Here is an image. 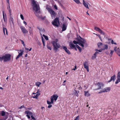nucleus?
<instances>
[{
    "mask_svg": "<svg viewBox=\"0 0 120 120\" xmlns=\"http://www.w3.org/2000/svg\"><path fill=\"white\" fill-rule=\"evenodd\" d=\"M10 20L12 22V23L13 24V19L12 16H11L10 18Z\"/></svg>",
    "mask_w": 120,
    "mask_h": 120,
    "instance_id": "36",
    "label": "nucleus"
},
{
    "mask_svg": "<svg viewBox=\"0 0 120 120\" xmlns=\"http://www.w3.org/2000/svg\"><path fill=\"white\" fill-rule=\"evenodd\" d=\"M80 39H78V41L74 40L73 42L75 44H78L79 45L83 48L84 47V44L86 43V41L85 39L83 38L80 37Z\"/></svg>",
    "mask_w": 120,
    "mask_h": 120,
    "instance_id": "2",
    "label": "nucleus"
},
{
    "mask_svg": "<svg viewBox=\"0 0 120 120\" xmlns=\"http://www.w3.org/2000/svg\"><path fill=\"white\" fill-rule=\"evenodd\" d=\"M11 56L10 54H6L2 57L0 56V60L1 62L3 60L4 62L8 61L11 60Z\"/></svg>",
    "mask_w": 120,
    "mask_h": 120,
    "instance_id": "3",
    "label": "nucleus"
},
{
    "mask_svg": "<svg viewBox=\"0 0 120 120\" xmlns=\"http://www.w3.org/2000/svg\"><path fill=\"white\" fill-rule=\"evenodd\" d=\"M85 93V95L86 96L88 97L90 95V94L88 93V91H85L84 92Z\"/></svg>",
    "mask_w": 120,
    "mask_h": 120,
    "instance_id": "26",
    "label": "nucleus"
},
{
    "mask_svg": "<svg viewBox=\"0 0 120 120\" xmlns=\"http://www.w3.org/2000/svg\"><path fill=\"white\" fill-rule=\"evenodd\" d=\"M58 97V96L57 94L53 95L51 96L50 99H52L53 101L54 100L56 101L57 100Z\"/></svg>",
    "mask_w": 120,
    "mask_h": 120,
    "instance_id": "14",
    "label": "nucleus"
},
{
    "mask_svg": "<svg viewBox=\"0 0 120 120\" xmlns=\"http://www.w3.org/2000/svg\"><path fill=\"white\" fill-rule=\"evenodd\" d=\"M41 38L42 42L43 44V45L44 46H45V40L44 39V38L42 37Z\"/></svg>",
    "mask_w": 120,
    "mask_h": 120,
    "instance_id": "32",
    "label": "nucleus"
},
{
    "mask_svg": "<svg viewBox=\"0 0 120 120\" xmlns=\"http://www.w3.org/2000/svg\"><path fill=\"white\" fill-rule=\"evenodd\" d=\"M83 4L86 8L88 9H89L88 4L85 2L84 0H83Z\"/></svg>",
    "mask_w": 120,
    "mask_h": 120,
    "instance_id": "21",
    "label": "nucleus"
},
{
    "mask_svg": "<svg viewBox=\"0 0 120 120\" xmlns=\"http://www.w3.org/2000/svg\"><path fill=\"white\" fill-rule=\"evenodd\" d=\"M20 17L21 19L23 20L24 19L22 15L21 14L20 15Z\"/></svg>",
    "mask_w": 120,
    "mask_h": 120,
    "instance_id": "45",
    "label": "nucleus"
},
{
    "mask_svg": "<svg viewBox=\"0 0 120 120\" xmlns=\"http://www.w3.org/2000/svg\"><path fill=\"white\" fill-rule=\"evenodd\" d=\"M96 85H97L98 87V88L96 89V90L101 89V88L103 86V84L101 82H98Z\"/></svg>",
    "mask_w": 120,
    "mask_h": 120,
    "instance_id": "17",
    "label": "nucleus"
},
{
    "mask_svg": "<svg viewBox=\"0 0 120 120\" xmlns=\"http://www.w3.org/2000/svg\"><path fill=\"white\" fill-rule=\"evenodd\" d=\"M98 53V52H95V53L92 56V59H94L96 58V57L97 56L96 55Z\"/></svg>",
    "mask_w": 120,
    "mask_h": 120,
    "instance_id": "25",
    "label": "nucleus"
},
{
    "mask_svg": "<svg viewBox=\"0 0 120 120\" xmlns=\"http://www.w3.org/2000/svg\"><path fill=\"white\" fill-rule=\"evenodd\" d=\"M46 9L50 14L51 17L52 18L54 17H55L56 15V13L55 11L49 7L48 5L47 4L46 5Z\"/></svg>",
    "mask_w": 120,
    "mask_h": 120,
    "instance_id": "6",
    "label": "nucleus"
},
{
    "mask_svg": "<svg viewBox=\"0 0 120 120\" xmlns=\"http://www.w3.org/2000/svg\"><path fill=\"white\" fill-rule=\"evenodd\" d=\"M52 24L54 26L58 27L60 25L59 19L58 17H56L52 22Z\"/></svg>",
    "mask_w": 120,
    "mask_h": 120,
    "instance_id": "8",
    "label": "nucleus"
},
{
    "mask_svg": "<svg viewBox=\"0 0 120 120\" xmlns=\"http://www.w3.org/2000/svg\"><path fill=\"white\" fill-rule=\"evenodd\" d=\"M32 4L33 9L35 11L34 13L37 17L41 20L44 19L45 17H43L41 15V12L40 11L39 7V6L38 5L34 0L32 1Z\"/></svg>",
    "mask_w": 120,
    "mask_h": 120,
    "instance_id": "1",
    "label": "nucleus"
},
{
    "mask_svg": "<svg viewBox=\"0 0 120 120\" xmlns=\"http://www.w3.org/2000/svg\"><path fill=\"white\" fill-rule=\"evenodd\" d=\"M105 91V90L104 89H103L102 90H101V91L99 92V93H101L102 92H104V91Z\"/></svg>",
    "mask_w": 120,
    "mask_h": 120,
    "instance_id": "39",
    "label": "nucleus"
},
{
    "mask_svg": "<svg viewBox=\"0 0 120 120\" xmlns=\"http://www.w3.org/2000/svg\"><path fill=\"white\" fill-rule=\"evenodd\" d=\"M75 92H74V93L72 94H74L75 96H76L77 97H78L79 96V95L78 94L79 93V91L78 90H75Z\"/></svg>",
    "mask_w": 120,
    "mask_h": 120,
    "instance_id": "23",
    "label": "nucleus"
},
{
    "mask_svg": "<svg viewBox=\"0 0 120 120\" xmlns=\"http://www.w3.org/2000/svg\"><path fill=\"white\" fill-rule=\"evenodd\" d=\"M47 48L48 49H49L50 50H51V48L48 45H47Z\"/></svg>",
    "mask_w": 120,
    "mask_h": 120,
    "instance_id": "51",
    "label": "nucleus"
},
{
    "mask_svg": "<svg viewBox=\"0 0 120 120\" xmlns=\"http://www.w3.org/2000/svg\"><path fill=\"white\" fill-rule=\"evenodd\" d=\"M110 54L109 55L110 56H112V55L113 54L114 52V51L112 50H110Z\"/></svg>",
    "mask_w": 120,
    "mask_h": 120,
    "instance_id": "33",
    "label": "nucleus"
},
{
    "mask_svg": "<svg viewBox=\"0 0 120 120\" xmlns=\"http://www.w3.org/2000/svg\"><path fill=\"white\" fill-rule=\"evenodd\" d=\"M67 18H68L70 20H71V19L70 18H69L67 16Z\"/></svg>",
    "mask_w": 120,
    "mask_h": 120,
    "instance_id": "61",
    "label": "nucleus"
},
{
    "mask_svg": "<svg viewBox=\"0 0 120 120\" xmlns=\"http://www.w3.org/2000/svg\"><path fill=\"white\" fill-rule=\"evenodd\" d=\"M76 47L79 50L80 52H81L82 49L81 47L79 46L78 45H75Z\"/></svg>",
    "mask_w": 120,
    "mask_h": 120,
    "instance_id": "29",
    "label": "nucleus"
},
{
    "mask_svg": "<svg viewBox=\"0 0 120 120\" xmlns=\"http://www.w3.org/2000/svg\"><path fill=\"white\" fill-rule=\"evenodd\" d=\"M27 54H26L25 55V57H27Z\"/></svg>",
    "mask_w": 120,
    "mask_h": 120,
    "instance_id": "64",
    "label": "nucleus"
},
{
    "mask_svg": "<svg viewBox=\"0 0 120 120\" xmlns=\"http://www.w3.org/2000/svg\"><path fill=\"white\" fill-rule=\"evenodd\" d=\"M102 45V43L101 42H99L97 44L98 47L99 48H100V46H101Z\"/></svg>",
    "mask_w": 120,
    "mask_h": 120,
    "instance_id": "31",
    "label": "nucleus"
},
{
    "mask_svg": "<svg viewBox=\"0 0 120 120\" xmlns=\"http://www.w3.org/2000/svg\"><path fill=\"white\" fill-rule=\"evenodd\" d=\"M67 27L65 23H63L62 27V31H65Z\"/></svg>",
    "mask_w": 120,
    "mask_h": 120,
    "instance_id": "20",
    "label": "nucleus"
},
{
    "mask_svg": "<svg viewBox=\"0 0 120 120\" xmlns=\"http://www.w3.org/2000/svg\"><path fill=\"white\" fill-rule=\"evenodd\" d=\"M96 35H97V36H98L99 37L100 36V35L99 34H96Z\"/></svg>",
    "mask_w": 120,
    "mask_h": 120,
    "instance_id": "62",
    "label": "nucleus"
},
{
    "mask_svg": "<svg viewBox=\"0 0 120 120\" xmlns=\"http://www.w3.org/2000/svg\"><path fill=\"white\" fill-rule=\"evenodd\" d=\"M9 12H10V16L11 17V10H9Z\"/></svg>",
    "mask_w": 120,
    "mask_h": 120,
    "instance_id": "58",
    "label": "nucleus"
},
{
    "mask_svg": "<svg viewBox=\"0 0 120 120\" xmlns=\"http://www.w3.org/2000/svg\"><path fill=\"white\" fill-rule=\"evenodd\" d=\"M95 50L96 51H98L99 52H101L102 51L101 49L98 50V49H96Z\"/></svg>",
    "mask_w": 120,
    "mask_h": 120,
    "instance_id": "47",
    "label": "nucleus"
},
{
    "mask_svg": "<svg viewBox=\"0 0 120 120\" xmlns=\"http://www.w3.org/2000/svg\"><path fill=\"white\" fill-rule=\"evenodd\" d=\"M65 52L68 54H71L70 51L68 49Z\"/></svg>",
    "mask_w": 120,
    "mask_h": 120,
    "instance_id": "41",
    "label": "nucleus"
},
{
    "mask_svg": "<svg viewBox=\"0 0 120 120\" xmlns=\"http://www.w3.org/2000/svg\"><path fill=\"white\" fill-rule=\"evenodd\" d=\"M62 47L64 50L65 51H66L67 49V48L66 46H62Z\"/></svg>",
    "mask_w": 120,
    "mask_h": 120,
    "instance_id": "37",
    "label": "nucleus"
},
{
    "mask_svg": "<svg viewBox=\"0 0 120 120\" xmlns=\"http://www.w3.org/2000/svg\"><path fill=\"white\" fill-rule=\"evenodd\" d=\"M57 40L58 39H56V41H53L52 42V44L54 47V50L56 51H58V49L60 47V45L57 42Z\"/></svg>",
    "mask_w": 120,
    "mask_h": 120,
    "instance_id": "4",
    "label": "nucleus"
},
{
    "mask_svg": "<svg viewBox=\"0 0 120 120\" xmlns=\"http://www.w3.org/2000/svg\"><path fill=\"white\" fill-rule=\"evenodd\" d=\"M41 84V83L39 82H37L36 83V86H38V87Z\"/></svg>",
    "mask_w": 120,
    "mask_h": 120,
    "instance_id": "34",
    "label": "nucleus"
},
{
    "mask_svg": "<svg viewBox=\"0 0 120 120\" xmlns=\"http://www.w3.org/2000/svg\"><path fill=\"white\" fill-rule=\"evenodd\" d=\"M25 108L26 110H27V109L23 105H22L19 108L20 109H21L22 108Z\"/></svg>",
    "mask_w": 120,
    "mask_h": 120,
    "instance_id": "43",
    "label": "nucleus"
},
{
    "mask_svg": "<svg viewBox=\"0 0 120 120\" xmlns=\"http://www.w3.org/2000/svg\"><path fill=\"white\" fill-rule=\"evenodd\" d=\"M104 89L105 90V91H104L106 92H109L110 90V88L109 87L106 88Z\"/></svg>",
    "mask_w": 120,
    "mask_h": 120,
    "instance_id": "28",
    "label": "nucleus"
},
{
    "mask_svg": "<svg viewBox=\"0 0 120 120\" xmlns=\"http://www.w3.org/2000/svg\"><path fill=\"white\" fill-rule=\"evenodd\" d=\"M79 116H78L75 118L74 120H79Z\"/></svg>",
    "mask_w": 120,
    "mask_h": 120,
    "instance_id": "44",
    "label": "nucleus"
},
{
    "mask_svg": "<svg viewBox=\"0 0 120 120\" xmlns=\"http://www.w3.org/2000/svg\"><path fill=\"white\" fill-rule=\"evenodd\" d=\"M83 65L84 68L86 69L88 72H89L88 65L87 64V62L86 61L84 62L83 63Z\"/></svg>",
    "mask_w": 120,
    "mask_h": 120,
    "instance_id": "15",
    "label": "nucleus"
},
{
    "mask_svg": "<svg viewBox=\"0 0 120 120\" xmlns=\"http://www.w3.org/2000/svg\"><path fill=\"white\" fill-rule=\"evenodd\" d=\"M7 9L9 10H9H10V8H9V6L8 5V6L7 7Z\"/></svg>",
    "mask_w": 120,
    "mask_h": 120,
    "instance_id": "57",
    "label": "nucleus"
},
{
    "mask_svg": "<svg viewBox=\"0 0 120 120\" xmlns=\"http://www.w3.org/2000/svg\"><path fill=\"white\" fill-rule=\"evenodd\" d=\"M5 28H4V27L3 28V32H4V34L5 35Z\"/></svg>",
    "mask_w": 120,
    "mask_h": 120,
    "instance_id": "50",
    "label": "nucleus"
},
{
    "mask_svg": "<svg viewBox=\"0 0 120 120\" xmlns=\"http://www.w3.org/2000/svg\"><path fill=\"white\" fill-rule=\"evenodd\" d=\"M20 51L21 52H20V53H19V52H18V53H19V54L16 57V60L18 59L19 58V57L20 56H22V55L23 53V51H22V52L21 50Z\"/></svg>",
    "mask_w": 120,
    "mask_h": 120,
    "instance_id": "18",
    "label": "nucleus"
},
{
    "mask_svg": "<svg viewBox=\"0 0 120 120\" xmlns=\"http://www.w3.org/2000/svg\"><path fill=\"white\" fill-rule=\"evenodd\" d=\"M21 30L23 34H26L28 33V31L25 29V27L23 26H21L20 27Z\"/></svg>",
    "mask_w": 120,
    "mask_h": 120,
    "instance_id": "12",
    "label": "nucleus"
},
{
    "mask_svg": "<svg viewBox=\"0 0 120 120\" xmlns=\"http://www.w3.org/2000/svg\"><path fill=\"white\" fill-rule=\"evenodd\" d=\"M94 30H95L97 31H98L100 33L102 34L103 35L105 34V33L102 31L98 27H94Z\"/></svg>",
    "mask_w": 120,
    "mask_h": 120,
    "instance_id": "11",
    "label": "nucleus"
},
{
    "mask_svg": "<svg viewBox=\"0 0 120 120\" xmlns=\"http://www.w3.org/2000/svg\"><path fill=\"white\" fill-rule=\"evenodd\" d=\"M20 40L22 42V44L24 46H25V45L24 43V42L22 40Z\"/></svg>",
    "mask_w": 120,
    "mask_h": 120,
    "instance_id": "42",
    "label": "nucleus"
},
{
    "mask_svg": "<svg viewBox=\"0 0 120 120\" xmlns=\"http://www.w3.org/2000/svg\"><path fill=\"white\" fill-rule=\"evenodd\" d=\"M37 28L40 31V32L41 35H42L41 34V33L42 34H43L45 32V30L44 29H42V28H41L39 26H38L37 27Z\"/></svg>",
    "mask_w": 120,
    "mask_h": 120,
    "instance_id": "16",
    "label": "nucleus"
},
{
    "mask_svg": "<svg viewBox=\"0 0 120 120\" xmlns=\"http://www.w3.org/2000/svg\"><path fill=\"white\" fill-rule=\"evenodd\" d=\"M25 50H29V49L28 48H26V47L25 46Z\"/></svg>",
    "mask_w": 120,
    "mask_h": 120,
    "instance_id": "56",
    "label": "nucleus"
},
{
    "mask_svg": "<svg viewBox=\"0 0 120 120\" xmlns=\"http://www.w3.org/2000/svg\"><path fill=\"white\" fill-rule=\"evenodd\" d=\"M57 40L58 39H56V41H53L52 42V44L54 47V50L56 51H58V49L60 47V45L57 42Z\"/></svg>",
    "mask_w": 120,
    "mask_h": 120,
    "instance_id": "5",
    "label": "nucleus"
},
{
    "mask_svg": "<svg viewBox=\"0 0 120 120\" xmlns=\"http://www.w3.org/2000/svg\"><path fill=\"white\" fill-rule=\"evenodd\" d=\"M32 48H30L29 49V51H31L32 50Z\"/></svg>",
    "mask_w": 120,
    "mask_h": 120,
    "instance_id": "63",
    "label": "nucleus"
},
{
    "mask_svg": "<svg viewBox=\"0 0 120 120\" xmlns=\"http://www.w3.org/2000/svg\"><path fill=\"white\" fill-rule=\"evenodd\" d=\"M69 46L72 49H73V48L75 46L72 42H70L69 43Z\"/></svg>",
    "mask_w": 120,
    "mask_h": 120,
    "instance_id": "22",
    "label": "nucleus"
},
{
    "mask_svg": "<svg viewBox=\"0 0 120 120\" xmlns=\"http://www.w3.org/2000/svg\"><path fill=\"white\" fill-rule=\"evenodd\" d=\"M7 2L8 3V5L9 6V8H10V3L9 2V0H7Z\"/></svg>",
    "mask_w": 120,
    "mask_h": 120,
    "instance_id": "49",
    "label": "nucleus"
},
{
    "mask_svg": "<svg viewBox=\"0 0 120 120\" xmlns=\"http://www.w3.org/2000/svg\"><path fill=\"white\" fill-rule=\"evenodd\" d=\"M111 43L112 44H114L115 45H116L117 44L116 43L114 42V41L113 40H112L111 41Z\"/></svg>",
    "mask_w": 120,
    "mask_h": 120,
    "instance_id": "46",
    "label": "nucleus"
},
{
    "mask_svg": "<svg viewBox=\"0 0 120 120\" xmlns=\"http://www.w3.org/2000/svg\"><path fill=\"white\" fill-rule=\"evenodd\" d=\"M25 113L27 114L26 116L28 117V119H30V116H31V118L34 120H36V119L33 116V113L30 111H25Z\"/></svg>",
    "mask_w": 120,
    "mask_h": 120,
    "instance_id": "7",
    "label": "nucleus"
},
{
    "mask_svg": "<svg viewBox=\"0 0 120 120\" xmlns=\"http://www.w3.org/2000/svg\"><path fill=\"white\" fill-rule=\"evenodd\" d=\"M115 75H113V76L111 77V78L109 80L108 82H111V81L113 80L114 82V81L115 79Z\"/></svg>",
    "mask_w": 120,
    "mask_h": 120,
    "instance_id": "19",
    "label": "nucleus"
},
{
    "mask_svg": "<svg viewBox=\"0 0 120 120\" xmlns=\"http://www.w3.org/2000/svg\"><path fill=\"white\" fill-rule=\"evenodd\" d=\"M51 101H49L48 100L47 101V104L48 105H50L51 104H52L53 103V101L52 99H51Z\"/></svg>",
    "mask_w": 120,
    "mask_h": 120,
    "instance_id": "27",
    "label": "nucleus"
},
{
    "mask_svg": "<svg viewBox=\"0 0 120 120\" xmlns=\"http://www.w3.org/2000/svg\"><path fill=\"white\" fill-rule=\"evenodd\" d=\"M73 49H74L76 51L77 50V49H76V47L75 46L73 48Z\"/></svg>",
    "mask_w": 120,
    "mask_h": 120,
    "instance_id": "59",
    "label": "nucleus"
},
{
    "mask_svg": "<svg viewBox=\"0 0 120 120\" xmlns=\"http://www.w3.org/2000/svg\"><path fill=\"white\" fill-rule=\"evenodd\" d=\"M23 23L24 24H25V25H26L27 23L25 21H23Z\"/></svg>",
    "mask_w": 120,
    "mask_h": 120,
    "instance_id": "54",
    "label": "nucleus"
},
{
    "mask_svg": "<svg viewBox=\"0 0 120 120\" xmlns=\"http://www.w3.org/2000/svg\"><path fill=\"white\" fill-rule=\"evenodd\" d=\"M114 50L119 56H120V49L117 48L116 47H115L114 48Z\"/></svg>",
    "mask_w": 120,
    "mask_h": 120,
    "instance_id": "10",
    "label": "nucleus"
},
{
    "mask_svg": "<svg viewBox=\"0 0 120 120\" xmlns=\"http://www.w3.org/2000/svg\"><path fill=\"white\" fill-rule=\"evenodd\" d=\"M100 39V40H101V41H102V39H101V37L100 36L99 37Z\"/></svg>",
    "mask_w": 120,
    "mask_h": 120,
    "instance_id": "60",
    "label": "nucleus"
},
{
    "mask_svg": "<svg viewBox=\"0 0 120 120\" xmlns=\"http://www.w3.org/2000/svg\"><path fill=\"white\" fill-rule=\"evenodd\" d=\"M117 79L115 82L116 84H117L120 82V72H119L117 74Z\"/></svg>",
    "mask_w": 120,
    "mask_h": 120,
    "instance_id": "13",
    "label": "nucleus"
},
{
    "mask_svg": "<svg viewBox=\"0 0 120 120\" xmlns=\"http://www.w3.org/2000/svg\"><path fill=\"white\" fill-rule=\"evenodd\" d=\"M54 8L56 9L57 10V6L56 5H55L54 6Z\"/></svg>",
    "mask_w": 120,
    "mask_h": 120,
    "instance_id": "53",
    "label": "nucleus"
},
{
    "mask_svg": "<svg viewBox=\"0 0 120 120\" xmlns=\"http://www.w3.org/2000/svg\"><path fill=\"white\" fill-rule=\"evenodd\" d=\"M39 94H37L36 95H34L33 97L34 98H37V97L39 95Z\"/></svg>",
    "mask_w": 120,
    "mask_h": 120,
    "instance_id": "35",
    "label": "nucleus"
},
{
    "mask_svg": "<svg viewBox=\"0 0 120 120\" xmlns=\"http://www.w3.org/2000/svg\"><path fill=\"white\" fill-rule=\"evenodd\" d=\"M49 105L48 106V108H50L52 107V105H51L50 104V105Z\"/></svg>",
    "mask_w": 120,
    "mask_h": 120,
    "instance_id": "52",
    "label": "nucleus"
},
{
    "mask_svg": "<svg viewBox=\"0 0 120 120\" xmlns=\"http://www.w3.org/2000/svg\"><path fill=\"white\" fill-rule=\"evenodd\" d=\"M104 48L102 49L103 50H104L105 49H107L108 48V46L107 45H105L104 46Z\"/></svg>",
    "mask_w": 120,
    "mask_h": 120,
    "instance_id": "30",
    "label": "nucleus"
},
{
    "mask_svg": "<svg viewBox=\"0 0 120 120\" xmlns=\"http://www.w3.org/2000/svg\"><path fill=\"white\" fill-rule=\"evenodd\" d=\"M29 32L30 34H33L32 30H31L30 29L29 30Z\"/></svg>",
    "mask_w": 120,
    "mask_h": 120,
    "instance_id": "48",
    "label": "nucleus"
},
{
    "mask_svg": "<svg viewBox=\"0 0 120 120\" xmlns=\"http://www.w3.org/2000/svg\"><path fill=\"white\" fill-rule=\"evenodd\" d=\"M3 18L4 21V22H6L7 21V17H6V15L5 14V16L4 14V12L3 11Z\"/></svg>",
    "mask_w": 120,
    "mask_h": 120,
    "instance_id": "24",
    "label": "nucleus"
},
{
    "mask_svg": "<svg viewBox=\"0 0 120 120\" xmlns=\"http://www.w3.org/2000/svg\"><path fill=\"white\" fill-rule=\"evenodd\" d=\"M1 115L3 116H4V118L1 119L0 118V120H6V119L8 118V113L6 112V113L5 112L3 111H1L0 112Z\"/></svg>",
    "mask_w": 120,
    "mask_h": 120,
    "instance_id": "9",
    "label": "nucleus"
},
{
    "mask_svg": "<svg viewBox=\"0 0 120 120\" xmlns=\"http://www.w3.org/2000/svg\"><path fill=\"white\" fill-rule=\"evenodd\" d=\"M73 0L77 4L80 3V2L79 0Z\"/></svg>",
    "mask_w": 120,
    "mask_h": 120,
    "instance_id": "38",
    "label": "nucleus"
},
{
    "mask_svg": "<svg viewBox=\"0 0 120 120\" xmlns=\"http://www.w3.org/2000/svg\"><path fill=\"white\" fill-rule=\"evenodd\" d=\"M5 29L6 31V34H7V35L8 34V31H7V30L6 28H5Z\"/></svg>",
    "mask_w": 120,
    "mask_h": 120,
    "instance_id": "55",
    "label": "nucleus"
},
{
    "mask_svg": "<svg viewBox=\"0 0 120 120\" xmlns=\"http://www.w3.org/2000/svg\"><path fill=\"white\" fill-rule=\"evenodd\" d=\"M43 36L44 37L45 39L47 40H48V38L47 36L45 35L44 34L43 35Z\"/></svg>",
    "mask_w": 120,
    "mask_h": 120,
    "instance_id": "40",
    "label": "nucleus"
}]
</instances>
